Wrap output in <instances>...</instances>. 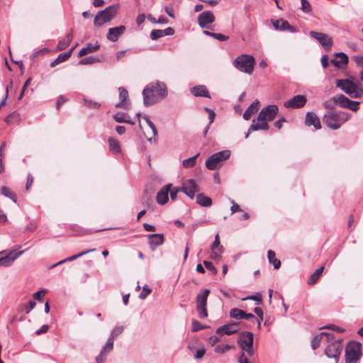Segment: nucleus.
<instances>
[{"instance_id": "1a4fd4ad", "label": "nucleus", "mask_w": 363, "mask_h": 363, "mask_svg": "<svg viewBox=\"0 0 363 363\" xmlns=\"http://www.w3.org/2000/svg\"><path fill=\"white\" fill-rule=\"evenodd\" d=\"M211 291L208 289H203L196 297V311L199 318L203 319L208 317L207 301Z\"/></svg>"}, {"instance_id": "473e14b6", "label": "nucleus", "mask_w": 363, "mask_h": 363, "mask_svg": "<svg viewBox=\"0 0 363 363\" xmlns=\"http://www.w3.org/2000/svg\"><path fill=\"white\" fill-rule=\"evenodd\" d=\"M196 203L203 207H210L213 203L212 199L202 193L196 195Z\"/></svg>"}, {"instance_id": "864d4df0", "label": "nucleus", "mask_w": 363, "mask_h": 363, "mask_svg": "<svg viewBox=\"0 0 363 363\" xmlns=\"http://www.w3.org/2000/svg\"><path fill=\"white\" fill-rule=\"evenodd\" d=\"M253 300L256 302L257 305H260L262 302V296L259 294H257L255 295H251L245 298H242V300Z\"/></svg>"}, {"instance_id": "603ef678", "label": "nucleus", "mask_w": 363, "mask_h": 363, "mask_svg": "<svg viewBox=\"0 0 363 363\" xmlns=\"http://www.w3.org/2000/svg\"><path fill=\"white\" fill-rule=\"evenodd\" d=\"M216 248H218V250L220 252H223V246H220V240H219V235L218 234H217L215 237V240L212 244V246H211V250L213 251L214 250H216Z\"/></svg>"}, {"instance_id": "ddd939ff", "label": "nucleus", "mask_w": 363, "mask_h": 363, "mask_svg": "<svg viewBox=\"0 0 363 363\" xmlns=\"http://www.w3.org/2000/svg\"><path fill=\"white\" fill-rule=\"evenodd\" d=\"M307 99L304 95H296L284 102V107L287 108H300L305 106Z\"/></svg>"}, {"instance_id": "f257e3e1", "label": "nucleus", "mask_w": 363, "mask_h": 363, "mask_svg": "<svg viewBox=\"0 0 363 363\" xmlns=\"http://www.w3.org/2000/svg\"><path fill=\"white\" fill-rule=\"evenodd\" d=\"M142 94L145 106H150L164 99L168 95V89L164 82L157 80L149 83Z\"/></svg>"}, {"instance_id": "9d476101", "label": "nucleus", "mask_w": 363, "mask_h": 363, "mask_svg": "<svg viewBox=\"0 0 363 363\" xmlns=\"http://www.w3.org/2000/svg\"><path fill=\"white\" fill-rule=\"evenodd\" d=\"M230 156V150H222L211 155L206 161V166L210 170L217 169L220 163L228 160Z\"/></svg>"}, {"instance_id": "a878e982", "label": "nucleus", "mask_w": 363, "mask_h": 363, "mask_svg": "<svg viewBox=\"0 0 363 363\" xmlns=\"http://www.w3.org/2000/svg\"><path fill=\"white\" fill-rule=\"evenodd\" d=\"M331 63L339 69H343L348 63V57L344 52H338L336 54V58L331 60Z\"/></svg>"}, {"instance_id": "393cba45", "label": "nucleus", "mask_w": 363, "mask_h": 363, "mask_svg": "<svg viewBox=\"0 0 363 363\" xmlns=\"http://www.w3.org/2000/svg\"><path fill=\"white\" fill-rule=\"evenodd\" d=\"M174 30L172 27H168L164 30L154 29L150 33V38L152 40H156L163 36L173 35Z\"/></svg>"}, {"instance_id": "bb28decb", "label": "nucleus", "mask_w": 363, "mask_h": 363, "mask_svg": "<svg viewBox=\"0 0 363 363\" xmlns=\"http://www.w3.org/2000/svg\"><path fill=\"white\" fill-rule=\"evenodd\" d=\"M191 93L196 97L211 98L208 90L205 85H197L191 89Z\"/></svg>"}, {"instance_id": "5fc2aeb1", "label": "nucleus", "mask_w": 363, "mask_h": 363, "mask_svg": "<svg viewBox=\"0 0 363 363\" xmlns=\"http://www.w3.org/2000/svg\"><path fill=\"white\" fill-rule=\"evenodd\" d=\"M203 264L205 267L212 273V274L215 275L217 274L218 271L211 262L204 260Z\"/></svg>"}, {"instance_id": "72a5a7b5", "label": "nucleus", "mask_w": 363, "mask_h": 363, "mask_svg": "<svg viewBox=\"0 0 363 363\" xmlns=\"http://www.w3.org/2000/svg\"><path fill=\"white\" fill-rule=\"evenodd\" d=\"M109 145V150L113 154H118L121 152V145L118 140L113 137H109L108 139Z\"/></svg>"}, {"instance_id": "49530a36", "label": "nucleus", "mask_w": 363, "mask_h": 363, "mask_svg": "<svg viewBox=\"0 0 363 363\" xmlns=\"http://www.w3.org/2000/svg\"><path fill=\"white\" fill-rule=\"evenodd\" d=\"M198 156H199V154H197L191 157L185 159L182 162L183 166L185 168H190V167H194L196 164V160Z\"/></svg>"}, {"instance_id": "7ed1b4c3", "label": "nucleus", "mask_w": 363, "mask_h": 363, "mask_svg": "<svg viewBox=\"0 0 363 363\" xmlns=\"http://www.w3.org/2000/svg\"><path fill=\"white\" fill-rule=\"evenodd\" d=\"M350 118V114L342 111H331L326 113L323 118L324 123L332 130L340 128Z\"/></svg>"}, {"instance_id": "680f3d73", "label": "nucleus", "mask_w": 363, "mask_h": 363, "mask_svg": "<svg viewBox=\"0 0 363 363\" xmlns=\"http://www.w3.org/2000/svg\"><path fill=\"white\" fill-rule=\"evenodd\" d=\"M36 303L34 301H29L28 303L27 306H26L25 307V312L26 313H29L31 310L35 306Z\"/></svg>"}, {"instance_id": "de8ad7c7", "label": "nucleus", "mask_w": 363, "mask_h": 363, "mask_svg": "<svg viewBox=\"0 0 363 363\" xmlns=\"http://www.w3.org/2000/svg\"><path fill=\"white\" fill-rule=\"evenodd\" d=\"M124 328L122 325L116 326L111 332L109 338H112L113 340L123 332Z\"/></svg>"}, {"instance_id": "9b49d317", "label": "nucleus", "mask_w": 363, "mask_h": 363, "mask_svg": "<svg viewBox=\"0 0 363 363\" xmlns=\"http://www.w3.org/2000/svg\"><path fill=\"white\" fill-rule=\"evenodd\" d=\"M343 345L342 340H335L326 347L325 349V354L328 358H333L335 362L337 363Z\"/></svg>"}, {"instance_id": "5701e85b", "label": "nucleus", "mask_w": 363, "mask_h": 363, "mask_svg": "<svg viewBox=\"0 0 363 363\" xmlns=\"http://www.w3.org/2000/svg\"><path fill=\"white\" fill-rule=\"evenodd\" d=\"M305 124L307 126L313 125L315 130L321 128V123L318 116L313 112H308L306 115Z\"/></svg>"}, {"instance_id": "4468645a", "label": "nucleus", "mask_w": 363, "mask_h": 363, "mask_svg": "<svg viewBox=\"0 0 363 363\" xmlns=\"http://www.w3.org/2000/svg\"><path fill=\"white\" fill-rule=\"evenodd\" d=\"M24 252V250H21L18 252L11 251L6 255H3V253H0V266L9 267L16 259L20 255Z\"/></svg>"}, {"instance_id": "052dcab7", "label": "nucleus", "mask_w": 363, "mask_h": 363, "mask_svg": "<svg viewBox=\"0 0 363 363\" xmlns=\"http://www.w3.org/2000/svg\"><path fill=\"white\" fill-rule=\"evenodd\" d=\"M204 109L208 113V118H209V123L208 124L211 125L214 121V118L216 116L215 112L212 109L207 108V107H206Z\"/></svg>"}, {"instance_id": "69168bd1", "label": "nucleus", "mask_w": 363, "mask_h": 363, "mask_svg": "<svg viewBox=\"0 0 363 363\" xmlns=\"http://www.w3.org/2000/svg\"><path fill=\"white\" fill-rule=\"evenodd\" d=\"M352 59L358 66H363V55H354Z\"/></svg>"}, {"instance_id": "09e8293b", "label": "nucleus", "mask_w": 363, "mask_h": 363, "mask_svg": "<svg viewBox=\"0 0 363 363\" xmlns=\"http://www.w3.org/2000/svg\"><path fill=\"white\" fill-rule=\"evenodd\" d=\"M254 313L258 316L259 318H257L255 320L257 322L258 328H259L261 326V321L264 318V313L261 308L259 307H255L254 308Z\"/></svg>"}, {"instance_id": "c85d7f7f", "label": "nucleus", "mask_w": 363, "mask_h": 363, "mask_svg": "<svg viewBox=\"0 0 363 363\" xmlns=\"http://www.w3.org/2000/svg\"><path fill=\"white\" fill-rule=\"evenodd\" d=\"M100 48V45L98 42L95 44L88 43L86 47L82 48L78 52V57H81L89 53L94 52Z\"/></svg>"}, {"instance_id": "c756f323", "label": "nucleus", "mask_w": 363, "mask_h": 363, "mask_svg": "<svg viewBox=\"0 0 363 363\" xmlns=\"http://www.w3.org/2000/svg\"><path fill=\"white\" fill-rule=\"evenodd\" d=\"M95 250H96L95 248H93V249H89V250H86L82 251V252H79V254H77V255H72L71 257H67V258H66V259H65L63 260H61V261L58 262L57 263H55V264L50 266L48 267V269H52V268H54V267H57V266H58L60 264H62L63 263H65L67 262L75 260L77 258H79V257H82V256H83L84 255H86V254H88V253H89L91 252H94Z\"/></svg>"}, {"instance_id": "37998d69", "label": "nucleus", "mask_w": 363, "mask_h": 363, "mask_svg": "<svg viewBox=\"0 0 363 363\" xmlns=\"http://www.w3.org/2000/svg\"><path fill=\"white\" fill-rule=\"evenodd\" d=\"M230 316L237 320L244 319V311L234 308L230 311Z\"/></svg>"}, {"instance_id": "e2e57ef3", "label": "nucleus", "mask_w": 363, "mask_h": 363, "mask_svg": "<svg viewBox=\"0 0 363 363\" xmlns=\"http://www.w3.org/2000/svg\"><path fill=\"white\" fill-rule=\"evenodd\" d=\"M182 191V188H174L172 190L170 189V197L172 200L174 201L177 197V194Z\"/></svg>"}, {"instance_id": "774afa93", "label": "nucleus", "mask_w": 363, "mask_h": 363, "mask_svg": "<svg viewBox=\"0 0 363 363\" xmlns=\"http://www.w3.org/2000/svg\"><path fill=\"white\" fill-rule=\"evenodd\" d=\"M245 354L246 352H242L240 356L238 358L239 363H250Z\"/></svg>"}, {"instance_id": "0e129e2a", "label": "nucleus", "mask_w": 363, "mask_h": 363, "mask_svg": "<svg viewBox=\"0 0 363 363\" xmlns=\"http://www.w3.org/2000/svg\"><path fill=\"white\" fill-rule=\"evenodd\" d=\"M106 354H104V353H101L100 352V353L99 354L98 356H96V363H104L105 361L106 360Z\"/></svg>"}, {"instance_id": "2eb2a0df", "label": "nucleus", "mask_w": 363, "mask_h": 363, "mask_svg": "<svg viewBox=\"0 0 363 363\" xmlns=\"http://www.w3.org/2000/svg\"><path fill=\"white\" fill-rule=\"evenodd\" d=\"M338 99L340 107L342 108H348L353 111H357L359 108V101H352L343 94H340Z\"/></svg>"}, {"instance_id": "a18cd8bd", "label": "nucleus", "mask_w": 363, "mask_h": 363, "mask_svg": "<svg viewBox=\"0 0 363 363\" xmlns=\"http://www.w3.org/2000/svg\"><path fill=\"white\" fill-rule=\"evenodd\" d=\"M191 325H192L191 331L194 333L209 328L208 325H203L199 321H198L195 319L192 320Z\"/></svg>"}, {"instance_id": "2f4dec72", "label": "nucleus", "mask_w": 363, "mask_h": 363, "mask_svg": "<svg viewBox=\"0 0 363 363\" xmlns=\"http://www.w3.org/2000/svg\"><path fill=\"white\" fill-rule=\"evenodd\" d=\"M74 49V47H73L72 48H71L67 52H65V53H61L57 57L50 63V67H55L57 65L61 63V62H65L66 60H67L70 57H71V55L73 52Z\"/></svg>"}, {"instance_id": "f8f14e48", "label": "nucleus", "mask_w": 363, "mask_h": 363, "mask_svg": "<svg viewBox=\"0 0 363 363\" xmlns=\"http://www.w3.org/2000/svg\"><path fill=\"white\" fill-rule=\"evenodd\" d=\"M309 35L318 40L325 51H329L331 49L333 46V38L328 35L311 30L309 32Z\"/></svg>"}, {"instance_id": "cd10ccee", "label": "nucleus", "mask_w": 363, "mask_h": 363, "mask_svg": "<svg viewBox=\"0 0 363 363\" xmlns=\"http://www.w3.org/2000/svg\"><path fill=\"white\" fill-rule=\"evenodd\" d=\"M259 106V101L258 99L255 100L243 113V118L246 121L250 120L252 115L258 111Z\"/></svg>"}, {"instance_id": "c03bdc74", "label": "nucleus", "mask_w": 363, "mask_h": 363, "mask_svg": "<svg viewBox=\"0 0 363 363\" xmlns=\"http://www.w3.org/2000/svg\"><path fill=\"white\" fill-rule=\"evenodd\" d=\"M100 59L98 57L89 56L82 59L79 62V65H91L96 62H99Z\"/></svg>"}, {"instance_id": "423d86ee", "label": "nucleus", "mask_w": 363, "mask_h": 363, "mask_svg": "<svg viewBox=\"0 0 363 363\" xmlns=\"http://www.w3.org/2000/svg\"><path fill=\"white\" fill-rule=\"evenodd\" d=\"M254 335L249 331L241 332L238 337V344L242 352H246L247 356L252 357L255 354L253 347Z\"/></svg>"}, {"instance_id": "e433bc0d", "label": "nucleus", "mask_w": 363, "mask_h": 363, "mask_svg": "<svg viewBox=\"0 0 363 363\" xmlns=\"http://www.w3.org/2000/svg\"><path fill=\"white\" fill-rule=\"evenodd\" d=\"M1 194L4 195L5 197L10 199L14 203H17L16 194L15 192L12 191L10 188L6 186H3L1 188Z\"/></svg>"}, {"instance_id": "58836bf2", "label": "nucleus", "mask_w": 363, "mask_h": 363, "mask_svg": "<svg viewBox=\"0 0 363 363\" xmlns=\"http://www.w3.org/2000/svg\"><path fill=\"white\" fill-rule=\"evenodd\" d=\"M72 34L71 33H68L66 36V38L59 41L57 46V49L58 50H63L66 49L69 46L70 43L72 42Z\"/></svg>"}, {"instance_id": "79ce46f5", "label": "nucleus", "mask_w": 363, "mask_h": 363, "mask_svg": "<svg viewBox=\"0 0 363 363\" xmlns=\"http://www.w3.org/2000/svg\"><path fill=\"white\" fill-rule=\"evenodd\" d=\"M113 349V340L112 338H108L106 344L103 346L101 350V352L107 355L110 352H111Z\"/></svg>"}, {"instance_id": "f3484780", "label": "nucleus", "mask_w": 363, "mask_h": 363, "mask_svg": "<svg viewBox=\"0 0 363 363\" xmlns=\"http://www.w3.org/2000/svg\"><path fill=\"white\" fill-rule=\"evenodd\" d=\"M199 190L197 184L192 179H188L182 188V191L186 194L191 199L194 198L196 192Z\"/></svg>"}, {"instance_id": "4d7b16f0", "label": "nucleus", "mask_w": 363, "mask_h": 363, "mask_svg": "<svg viewBox=\"0 0 363 363\" xmlns=\"http://www.w3.org/2000/svg\"><path fill=\"white\" fill-rule=\"evenodd\" d=\"M152 289L147 286L145 285L143 287V291L139 295V298L142 300L146 298V297L151 293Z\"/></svg>"}, {"instance_id": "4c0bfd02", "label": "nucleus", "mask_w": 363, "mask_h": 363, "mask_svg": "<svg viewBox=\"0 0 363 363\" xmlns=\"http://www.w3.org/2000/svg\"><path fill=\"white\" fill-rule=\"evenodd\" d=\"M272 23L276 30L281 31H285L286 26H288V21L283 18L277 20L272 19Z\"/></svg>"}, {"instance_id": "4be33fe9", "label": "nucleus", "mask_w": 363, "mask_h": 363, "mask_svg": "<svg viewBox=\"0 0 363 363\" xmlns=\"http://www.w3.org/2000/svg\"><path fill=\"white\" fill-rule=\"evenodd\" d=\"M323 338H325V341L329 342L334 339V336L333 334L330 333L322 332L314 336L311 341V347L313 350L317 349L320 346V342L323 340Z\"/></svg>"}, {"instance_id": "0eeeda50", "label": "nucleus", "mask_w": 363, "mask_h": 363, "mask_svg": "<svg viewBox=\"0 0 363 363\" xmlns=\"http://www.w3.org/2000/svg\"><path fill=\"white\" fill-rule=\"evenodd\" d=\"M255 63V58L250 55H239L233 61V65L237 69L249 74L252 73Z\"/></svg>"}, {"instance_id": "338daca9", "label": "nucleus", "mask_w": 363, "mask_h": 363, "mask_svg": "<svg viewBox=\"0 0 363 363\" xmlns=\"http://www.w3.org/2000/svg\"><path fill=\"white\" fill-rule=\"evenodd\" d=\"M46 293V290L43 289L41 291H38L33 294V298L36 300L40 301L42 298V296Z\"/></svg>"}, {"instance_id": "f03ea898", "label": "nucleus", "mask_w": 363, "mask_h": 363, "mask_svg": "<svg viewBox=\"0 0 363 363\" xmlns=\"http://www.w3.org/2000/svg\"><path fill=\"white\" fill-rule=\"evenodd\" d=\"M279 111L277 105H268L263 108L259 112L257 119H253L250 126V131H257L259 130H267L269 125L267 122L273 121Z\"/></svg>"}, {"instance_id": "6ab92c4d", "label": "nucleus", "mask_w": 363, "mask_h": 363, "mask_svg": "<svg viewBox=\"0 0 363 363\" xmlns=\"http://www.w3.org/2000/svg\"><path fill=\"white\" fill-rule=\"evenodd\" d=\"M215 21L213 13L210 11H206L199 15V25L202 28H208V25L212 23Z\"/></svg>"}, {"instance_id": "8fccbe9b", "label": "nucleus", "mask_w": 363, "mask_h": 363, "mask_svg": "<svg viewBox=\"0 0 363 363\" xmlns=\"http://www.w3.org/2000/svg\"><path fill=\"white\" fill-rule=\"evenodd\" d=\"M84 105L89 108L99 109L101 107V104L96 101L89 100L86 99H84Z\"/></svg>"}, {"instance_id": "6e6d98bb", "label": "nucleus", "mask_w": 363, "mask_h": 363, "mask_svg": "<svg viewBox=\"0 0 363 363\" xmlns=\"http://www.w3.org/2000/svg\"><path fill=\"white\" fill-rule=\"evenodd\" d=\"M301 10L304 13H310L311 11V6L308 0H301Z\"/></svg>"}, {"instance_id": "a19ab883", "label": "nucleus", "mask_w": 363, "mask_h": 363, "mask_svg": "<svg viewBox=\"0 0 363 363\" xmlns=\"http://www.w3.org/2000/svg\"><path fill=\"white\" fill-rule=\"evenodd\" d=\"M203 34L208 36H211L219 41H225L229 39L228 35H225L221 33H212L208 30H203Z\"/></svg>"}, {"instance_id": "ea45409f", "label": "nucleus", "mask_w": 363, "mask_h": 363, "mask_svg": "<svg viewBox=\"0 0 363 363\" xmlns=\"http://www.w3.org/2000/svg\"><path fill=\"white\" fill-rule=\"evenodd\" d=\"M339 97H340V94L336 95V96H333V98L325 101L323 104L324 107L327 109L332 110L335 108V106L336 105L340 106L339 99H339Z\"/></svg>"}, {"instance_id": "c9c22d12", "label": "nucleus", "mask_w": 363, "mask_h": 363, "mask_svg": "<svg viewBox=\"0 0 363 363\" xmlns=\"http://www.w3.org/2000/svg\"><path fill=\"white\" fill-rule=\"evenodd\" d=\"M323 269L324 267L321 266L318 269H317L313 273H312L309 277L308 284L311 285L315 284L319 279L320 275L322 274Z\"/></svg>"}, {"instance_id": "7c9ffc66", "label": "nucleus", "mask_w": 363, "mask_h": 363, "mask_svg": "<svg viewBox=\"0 0 363 363\" xmlns=\"http://www.w3.org/2000/svg\"><path fill=\"white\" fill-rule=\"evenodd\" d=\"M113 118L117 123H125L133 125L135 123L132 121L128 113L118 112L113 115Z\"/></svg>"}, {"instance_id": "a211bd4d", "label": "nucleus", "mask_w": 363, "mask_h": 363, "mask_svg": "<svg viewBox=\"0 0 363 363\" xmlns=\"http://www.w3.org/2000/svg\"><path fill=\"white\" fill-rule=\"evenodd\" d=\"M238 323H231L218 328L216 332L219 335H231L238 331Z\"/></svg>"}, {"instance_id": "6e6552de", "label": "nucleus", "mask_w": 363, "mask_h": 363, "mask_svg": "<svg viewBox=\"0 0 363 363\" xmlns=\"http://www.w3.org/2000/svg\"><path fill=\"white\" fill-rule=\"evenodd\" d=\"M336 86L351 98L359 99L362 96V90L354 82L348 79H337Z\"/></svg>"}, {"instance_id": "20e7f679", "label": "nucleus", "mask_w": 363, "mask_h": 363, "mask_svg": "<svg viewBox=\"0 0 363 363\" xmlns=\"http://www.w3.org/2000/svg\"><path fill=\"white\" fill-rule=\"evenodd\" d=\"M345 363H358L362 357V346L359 342L352 340L347 342L345 351Z\"/></svg>"}, {"instance_id": "412c9836", "label": "nucleus", "mask_w": 363, "mask_h": 363, "mask_svg": "<svg viewBox=\"0 0 363 363\" xmlns=\"http://www.w3.org/2000/svg\"><path fill=\"white\" fill-rule=\"evenodd\" d=\"M172 187V184L164 186L157 194L156 201L157 203L164 205L169 201V192Z\"/></svg>"}, {"instance_id": "dca6fc26", "label": "nucleus", "mask_w": 363, "mask_h": 363, "mask_svg": "<svg viewBox=\"0 0 363 363\" xmlns=\"http://www.w3.org/2000/svg\"><path fill=\"white\" fill-rule=\"evenodd\" d=\"M125 30L126 27L125 26L110 28L108 30L106 38L108 40L115 43L122 35L124 34Z\"/></svg>"}, {"instance_id": "f704fd0d", "label": "nucleus", "mask_w": 363, "mask_h": 363, "mask_svg": "<svg viewBox=\"0 0 363 363\" xmlns=\"http://www.w3.org/2000/svg\"><path fill=\"white\" fill-rule=\"evenodd\" d=\"M267 257H268L269 263L273 264L274 268L275 269H278L280 268L281 261L276 258V254L273 250H268Z\"/></svg>"}, {"instance_id": "b1692460", "label": "nucleus", "mask_w": 363, "mask_h": 363, "mask_svg": "<svg viewBox=\"0 0 363 363\" xmlns=\"http://www.w3.org/2000/svg\"><path fill=\"white\" fill-rule=\"evenodd\" d=\"M119 91V99L120 101L116 104V108H128V106L130 105L129 101H126L128 98V92L126 89L123 86L118 88Z\"/></svg>"}, {"instance_id": "13d9d810", "label": "nucleus", "mask_w": 363, "mask_h": 363, "mask_svg": "<svg viewBox=\"0 0 363 363\" xmlns=\"http://www.w3.org/2000/svg\"><path fill=\"white\" fill-rule=\"evenodd\" d=\"M320 329H330L333 331H336L337 333H342L345 331L344 329L340 328L339 326L333 325V324L325 325V326L320 328Z\"/></svg>"}, {"instance_id": "39448f33", "label": "nucleus", "mask_w": 363, "mask_h": 363, "mask_svg": "<svg viewBox=\"0 0 363 363\" xmlns=\"http://www.w3.org/2000/svg\"><path fill=\"white\" fill-rule=\"evenodd\" d=\"M118 4H113L106 7L105 9L100 11L94 17V24L96 27H100L104 23L113 19L118 12Z\"/></svg>"}, {"instance_id": "aec40b11", "label": "nucleus", "mask_w": 363, "mask_h": 363, "mask_svg": "<svg viewBox=\"0 0 363 363\" xmlns=\"http://www.w3.org/2000/svg\"><path fill=\"white\" fill-rule=\"evenodd\" d=\"M148 243L151 250L155 251L157 247L164 243V235L161 233L150 234L147 235Z\"/></svg>"}, {"instance_id": "3c124183", "label": "nucleus", "mask_w": 363, "mask_h": 363, "mask_svg": "<svg viewBox=\"0 0 363 363\" xmlns=\"http://www.w3.org/2000/svg\"><path fill=\"white\" fill-rule=\"evenodd\" d=\"M143 118L144 120H145L147 124L148 125V126L151 128L152 131V133H153V135L154 136H156L157 135V128L155 125V124L150 121V117L147 115H145L143 116Z\"/></svg>"}, {"instance_id": "bf43d9fd", "label": "nucleus", "mask_w": 363, "mask_h": 363, "mask_svg": "<svg viewBox=\"0 0 363 363\" xmlns=\"http://www.w3.org/2000/svg\"><path fill=\"white\" fill-rule=\"evenodd\" d=\"M230 349V346L229 345H218L215 348V352L218 353H224L226 351Z\"/></svg>"}]
</instances>
